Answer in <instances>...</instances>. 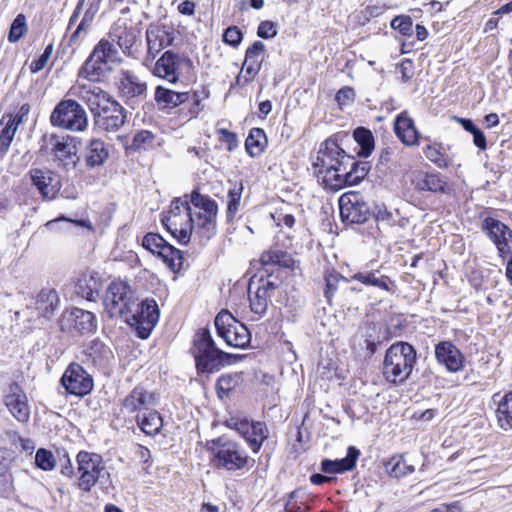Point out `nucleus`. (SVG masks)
<instances>
[{
    "instance_id": "nucleus-27",
    "label": "nucleus",
    "mask_w": 512,
    "mask_h": 512,
    "mask_svg": "<svg viewBox=\"0 0 512 512\" xmlns=\"http://www.w3.org/2000/svg\"><path fill=\"white\" fill-rule=\"evenodd\" d=\"M108 37L113 43L121 49L123 54L128 57H134V46L137 42L138 36L134 28L128 27L126 24L115 23L111 27Z\"/></svg>"
},
{
    "instance_id": "nucleus-16",
    "label": "nucleus",
    "mask_w": 512,
    "mask_h": 512,
    "mask_svg": "<svg viewBox=\"0 0 512 512\" xmlns=\"http://www.w3.org/2000/svg\"><path fill=\"white\" fill-rule=\"evenodd\" d=\"M280 286L269 278L251 279L248 286L250 310L261 318L267 312L271 298L279 291Z\"/></svg>"
},
{
    "instance_id": "nucleus-6",
    "label": "nucleus",
    "mask_w": 512,
    "mask_h": 512,
    "mask_svg": "<svg viewBox=\"0 0 512 512\" xmlns=\"http://www.w3.org/2000/svg\"><path fill=\"white\" fill-rule=\"evenodd\" d=\"M162 223L179 244L189 243L193 231V218L187 196L171 202Z\"/></svg>"
},
{
    "instance_id": "nucleus-60",
    "label": "nucleus",
    "mask_w": 512,
    "mask_h": 512,
    "mask_svg": "<svg viewBox=\"0 0 512 512\" xmlns=\"http://www.w3.org/2000/svg\"><path fill=\"white\" fill-rule=\"evenodd\" d=\"M218 132L222 136L221 140L227 144L229 151H233L238 146V139L235 133L227 129H219Z\"/></svg>"
},
{
    "instance_id": "nucleus-14",
    "label": "nucleus",
    "mask_w": 512,
    "mask_h": 512,
    "mask_svg": "<svg viewBox=\"0 0 512 512\" xmlns=\"http://www.w3.org/2000/svg\"><path fill=\"white\" fill-rule=\"evenodd\" d=\"M78 487L89 492L97 481L104 477L106 468L102 456L97 453L80 451L76 457Z\"/></svg>"
},
{
    "instance_id": "nucleus-53",
    "label": "nucleus",
    "mask_w": 512,
    "mask_h": 512,
    "mask_svg": "<svg viewBox=\"0 0 512 512\" xmlns=\"http://www.w3.org/2000/svg\"><path fill=\"white\" fill-rule=\"evenodd\" d=\"M154 142V135L148 130H142L133 137L132 148L135 150L148 149Z\"/></svg>"
},
{
    "instance_id": "nucleus-21",
    "label": "nucleus",
    "mask_w": 512,
    "mask_h": 512,
    "mask_svg": "<svg viewBox=\"0 0 512 512\" xmlns=\"http://www.w3.org/2000/svg\"><path fill=\"white\" fill-rule=\"evenodd\" d=\"M339 209L345 224H363L370 216L368 205L354 192L343 194L339 198Z\"/></svg>"
},
{
    "instance_id": "nucleus-17",
    "label": "nucleus",
    "mask_w": 512,
    "mask_h": 512,
    "mask_svg": "<svg viewBox=\"0 0 512 512\" xmlns=\"http://www.w3.org/2000/svg\"><path fill=\"white\" fill-rule=\"evenodd\" d=\"M227 426L236 430L248 443L254 453H258L263 442L269 436V430L265 423L250 421L247 418L231 417L226 422Z\"/></svg>"
},
{
    "instance_id": "nucleus-5",
    "label": "nucleus",
    "mask_w": 512,
    "mask_h": 512,
    "mask_svg": "<svg viewBox=\"0 0 512 512\" xmlns=\"http://www.w3.org/2000/svg\"><path fill=\"white\" fill-rule=\"evenodd\" d=\"M122 57L113 41L101 39L79 70V77L91 82L99 81L112 70L111 64H121Z\"/></svg>"
},
{
    "instance_id": "nucleus-19",
    "label": "nucleus",
    "mask_w": 512,
    "mask_h": 512,
    "mask_svg": "<svg viewBox=\"0 0 512 512\" xmlns=\"http://www.w3.org/2000/svg\"><path fill=\"white\" fill-rule=\"evenodd\" d=\"M142 246L160 257L171 270L176 271L181 268L182 256L180 250L170 245L161 235L147 233L142 239Z\"/></svg>"
},
{
    "instance_id": "nucleus-46",
    "label": "nucleus",
    "mask_w": 512,
    "mask_h": 512,
    "mask_svg": "<svg viewBox=\"0 0 512 512\" xmlns=\"http://www.w3.org/2000/svg\"><path fill=\"white\" fill-rule=\"evenodd\" d=\"M243 192V186L235 185L233 188H231L228 192L227 198V209H226V221L228 223H231L237 212L239 211L241 197Z\"/></svg>"
},
{
    "instance_id": "nucleus-64",
    "label": "nucleus",
    "mask_w": 512,
    "mask_h": 512,
    "mask_svg": "<svg viewBox=\"0 0 512 512\" xmlns=\"http://www.w3.org/2000/svg\"><path fill=\"white\" fill-rule=\"evenodd\" d=\"M364 345L369 356L376 352L377 344L379 343L378 338L374 337L371 333H367L364 336Z\"/></svg>"
},
{
    "instance_id": "nucleus-48",
    "label": "nucleus",
    "mask_w": 512,
    "mask_h": 512,
    "mask_svg": "<svg viewBox=\"0 0 512 512\" xmlns=\"http://www.w3.org/2000/svg\"><path fill=\"white\" fill-rule=\"evenodd\" d=\"M26 31V18L23 14H18L11 24L8 40L15 43L24 36Z\"/></svg>"
},
{
    "instance_id": "nucleus-38",
    "label": "nucleus",
    "mask_w": 512,
    "mask_h": 512,
    "mask_svg": "<svg viewBox=\"0 0 512 512\" xmlns=\"http://www.w3.org/2000/svg\"><path fill=\"white\" fill-rule=\"evenodd\" d=\"M85 354L95 366L103 367L109 361L112 352L103 342L93 340L86 348Z\"/></svg>"
},
{
    "instance_id": "nucleus-56",
    "label": "nucleus",
    "mask_w": 512,
    "mask_h": 512,
    "mask_svg": "<svg viewBox=\"0 0 512 512\" xmlns=\"http://www.w3.org/2000/svg\"><path fill=\"white\" fill-rule=\"evenodd\" d=\"M242 39L243 34L237 26H230L223 33V42L232 47H238Z\"/></svg>"
},
{
    "instance_id": "nucleus-42",
    "label": "nucleus",
    "mask_w": 512,
    "mask_h": 512,
    "mask_svg": "<svg viewBox=\"0 0 512 512\" xmlns=\"http://www.w3.org/2000/svg\"><path fill=\"white\" fill-rule=\"evenodd\" d=\"M260 261L264 266L278 265L284 268H291L294 265V259L289 253L273 249L264 252L260 257Z\"/></svg>"
},
{
    "instance_id": "nucleus-29",
    "label": "nucleus",
    "mask_w": 512,
    "mask_h": 512,
    "mask_svg": "<svg viewBox=\"0 0 512 512\" xmlns=\"http://www.w3.org/2000/svg\"><path fill=\"white\" fill-rule=\"evenodd\" d=\"M175 39L174 31L165 26L150 25L146 30L148 53L154 58Z\"/></svg>"
},
{
    "instance_id": "nucleus-52",
    "label": "nucleus",
    "mask_w": 512,
    "mask_h": 512,
    "mask_svg": "<svg viewBox=\"0 0 512 512\" xmlns=\"http://www.w3.org/2000/svg\"><path fill=\"white\" fill-rule=\"evenodd\" d=\"M262 63L258 59L245 58L241 73L244 74V83H249L259 73Z\"/></svg>"
},
{
    "instance_id": "nucleus-24",
    "label": "nucleus",
    "mask_w": 512,
    "mask_h": 512,
    "mask_svg": "<svg viewBox=\"0 0 512 512\" xmlns=\"http://www.w3.org/2000/svg\"><path fill=\"white\" fill-rule=\"evenodd\" d=\"M29 177L33 186H35L43 200H53L60 191L61 184L50 170L32 168L29 171Z\"/></svg>"
},
{
    "instance_id": "nucleus-25",
    "label": "nucleus",
    "mask_w": 512,
    "mask_h": 512,
    "mask_svg": "<svg viewBox=\"0 0 512 512\" xmlns=\"http://www.w3.org/2000/svg\"><path fill=\"white\" fill-rule=\"evenodd\" d=\"M4 404L9 412L19 422H27L30 417V409L27 396L17 383H11L7 394L4 396Z\"/></svg>"
},
{
    "instance_id": "nucleus-26",
    "label": "nucleus",
    "mask_w": 512,
    "mask_h": 512,
    "mask_svg": "<svg viewBox=\"0 0 512 512\" xmlns=\"http://www.w3.org/2000/svg\"><path fill=\"white\" fill-rule=\"evenodd\" d=\"M61 328L62 330H74L81 334L92 333L96 330V318L89 311L74 308L63 316Z\"/></svg>"
},
{
    "instance_id": "nucleus-8",
    "label": "nucleus",
    "mask_w": 512,
    "mask_h": 512,
    "mask_svg": "<svg viewBox=\"0 0 512 512\" xmlns=\"http://www.w3.org/2000/svg\"><path fill=\"white\" fill-rule=\"evenodd\" d=\"M193 353L198 372L211 374L222 368V350L216 347L208 329L197 333Z\"/></svg>"
},
{
    "instance_id": "nucleus-58",
    "label": "nucleus",
    "mask_w": 512,
    "mask_h": 512,
    "mask_svg": "<svg viewBox=\"0 0 512 512\" xmlns=\"http://www.w3.org/2000/svg\"><path fill=\"white\" fill-rule=\"evenodd\" d=\"M29 112L30 106L23 104L15 115H4L3 117H6V121L18 129L19 125L27 120Z\"/></svg>"
},
{
    "instance_id": "nucleus-54",
    "label": "nucleus",
    "mask_w": 512,
    "mask_h": 512,
    "mask_svg": "<svg viewBox=\"0 0 512 512\" xmlns=\"http://www.w3.org/2000/svg\"><path fill=\"white\" fill-rule=\"evenodd\" d=\"M387 466H391L390 474L394 477H401L414 472V467L407 465L402 457L398 459H392Z\"/></svg>"
},
{
    "instance_id": "nucleus-36",
    "label": "nucleus",
    "mask_w": 512,
    "mask_h": 512,
    "mask_svg": "<svg viewBox=\"0 0 512 512\" xmlns=\"http://www.w3.org/2000/svg\"><path fill=\"white\" fill-rule=\"evenodd\" d=\"M189 99L188 92H175L161 85L155 89L154 100L165 108H175Z\"/></svg>"
},
{
    "instance_id": "nucleus-22",
    "label": "nucleus",
    "mask_w": 512,
    "mask_h": 512,
    "mask_svg": "<svg viewBox=\"0 0 512 512\" xmlns=\"http://www.w3.org/2000/svg\"><path fill=\"white\" fill-rule=\"evenodd\" d=\"M435 358L450 373L459 372L464 367L465 357L451 341H440L436 344Z\"/></svg>"
},
{
    "instance_id": "nucleus-35",
    "label": "nucleus",
    "mask_w": 512,
    "mask_h": 512,
    "mask_svg": "<svg viewBox=\"0 0 512 512\" xmlns=\"http://www.w3.org/2000/svg\"><path fill=\"white\" fill-rule=\"evenodd\" d=\"M77 293L88 301H94L102 288V283L97 272L83 275L78 279Z\"/></svg>"
},
{
    "instance_id": "nucleus-45",
    "label": "nucleus",
    "mask_w": 512,
    "mask_h": 512,
    "mask_svg": "<svg viewBox=\"0 0 512 512\" xmlns=\"http://www.w3.org/2000/svg\"><path fill=\"white\" fill-rule=\"evenodd\" d=\"M378 272H359L351 276V280H357L364 285L374 286L382 290H389L387 276H378Z\"/></svg>"
},
{
    "instance_id": "nucleus-15",
    "label": "nucleus",
    "mask_w": 512,
    "mask_h": 512,
    "mask_svg": "<svg viewBox=\"0 0 512 512\" xmlns=\"http://www.w3.org/2000/svg\"><path fill=\"white\" fill-rule=\"evenodd\" d=\"M190 201L199 210L197 225L202 235L211 239L217 232V203L210 196L201 194L198 189L192 191Z\"/></svg>"
},
{
    "instance_id": "nucleus-12",
    "label": "nucleus",
    "mask_w": 512,
    "mask_h": 512,
    "mask_svg": "<svg viewBox=\"0 0 512 512\" xmlns=\"http://www.w3.org/2000/svg\"><path fill=\"white\" fill-rule=\"evenodd\" d=\"M193 69L190 58L169 50L156 61L152 73L170 83H176L181 76H189Z\"/></svg>"
},
{
    "instance_id": "nucleus-31",
    "label": "nucleus",
    "mask_w": 512,
    "mask_h": 512,
    "mask_svg": "<svg viewBox=\"0 0 512 512\" xmlns=\"http://www.w3.org/2000/svg\"><path fill=\"white\" fill-rule=\"evenodd\" d=\"M394 131L403 144L407 146L418 145L419 132L407 112H402L396 117Z\"/></svg>"
},
{
    "instance_id": "nucleus-50",
    "label": "nucleus",
    "mask_w": 512,
    "mask_h": 512,
    "mask_svg": "<svg viewBox=\"0 0 512 512\" xmlns=\"http://www.w3.org/2000/svg\"><path fill=\"white\" fill-rule=\"evenodd\" d=\"M391 27L399 31L404 36H410L413 33V21L410 16L399 15L392 19Z\"/></svg>"
},
{
    "instance_id": "nucleus-57",
    "label": "nucleus",
    "mask_w": 512,
    "mask_h": 512,
    "mask_svg": "<svg viewBox=\"0 0 512 512\" xmlns=\"http://www.w3.org/2000/svg\"><path fill=\"white\" fill-rule=\"evenodd\" d=\"M340 280H345V278L338 273L331 272L325 276L326 288L324 294L328 301L331 300L336 292Z\"/></svg>"
},
{
    "instance_id": "nucleus-44",
    "label": "nucleus",
    "mask_w": 512,
    "mask_h": 512,
    "mask_svg": "<svg viewBox=\"0 0 512 512\" xmlns=\"http://www.w3.org/2000/svg\"><path fill=\"white\" fill-rule=\"evenodd\" d=\"M354 140L360 149L357 154L361 157H368L374 149V138L370 130L364 127H358L353 133Z\"/></svg>"
},
{
    "instance_id": "nucleus-40",
    "label": "nucleus",
    "mask_w": 512,
    "mask_h": 512,
    "mask_svg": "<svg viewBox=\"0 0 512 512\" xmlns=\"http://www.w3.org/2000/svg\"><path fill=\"white\" fill-rule=\"evenodd\" d=\"M368 173V167L366 163H357L354 159V163L349 165V168L341 173L342 182L341 189L346 186L357 185Z\"/></svg>"
},
{
    "instance_id": "nucleus-4",
    "label": "nucleus",
    "mask_w": 512,
    "mask_h": 512,
    "mask_svg": "<svg viewBox=\"0 0 512 512\" xmlns=\"http://www.w3.org/2000/svg\"><path fill=\"white\" fill-rule=\"evenodd\" d=\"M208 450L213 456L214 467L228 472L249 469L254 462L239 443L223 437L212 440Z\"/></svg>"
},
{
    "instance_id": "nucleus-30",
    "label": "nucleus",
    "mask_w": 512,
    "mask_h": 512,
    "mask_svg": "<svg viewBox=\"0 0 512 512\" xmlns=\"http://www.w3.org/2000/svg\"><path fill=\"white\" fill-rule=\"evenodd\" d=\"M411 183L420 192L447 193L449 190L447 182L438 173L416 171L412 175Z\"/></svg>"
},
{
    "instance_id": "nucleus-34",
    "label": "nucleus",
    "mask_w": 512,
    "mask_h": 512,
    "mask_svg": "<svg viewBox=\"0 0 512 512\" xmlns=\"http://www.w3.org/2000/svg\"><path fill=\"white\" fill-rule=\"evenodd\" d=\"M59 296L55 289L44 288L36 297V309L40 316L50 318L59 307Z\"/></svg>"
},
{
    "instance_id": "nucleus-13",
    "label": "nucleus",
    "mask_w": 512,
    "mask_h": 512,
    "mask_svg": "<svg viewBox=\"0 0 512 512\" xmlns=\"http://www.w3.org/2000/svg\"><path fill=\"white\" fill-rule=\"evenodd\" d=\"M134 300L133 291L125 281H114L106 290L105 311L110 318L125 317L133 311Z\"/></svg>"
},
{
    "instance_id": "nucleus-55",
    "label": "nucleus",
    "mask_w": 512,
    "mask_h": 512,
    "mask_svg": "<svg viewBox=\"0 0 512 512\" xmlns=\"http://www.w3.org/2000/svg\"><path fill=\"white\" fill-rule=\"evenodd\" d=\"M53 53V44H48L43 53L39 56L38 59L33 60L30 63V71L32 73H37L41 71L48 63V60L50 59L51 55Z\"/></svg>"
},
{
    "instance_id": "nucleus-63",
    "label": "nucleus",
    "mask_w": 512,
    "mask_h": 512,
    "mask_svg": "<svg viewBox=\"0 0 512 512\" xmlns=\"http://www.w3.org/2000/svg\"><path fill=\"white\" fill-rule=\"evenodd\" d=\"M265 45L261 41H255L245 53V58L258 59L259 56L264 52Z\"/></svg>"
},
{
    "instance_id": "nucleus-37",
    "label": "nucleus",
    "mask_w": 512,
    "mask_h": 512,
    "mask_svg": "<svg viewBox=\"0 0 512 512\" xmlns=\"http://www.w3.org/2000/svg\"><path fill=\"white\" fill-rule=\"evenodd\" d=\"M136 421L139 428L149 436L158 434L163 426L161 415L152 408L142 414H137Z\"/></svg>"
},
{
    "instance_id": "nucleus-9",
    "label": "nucleus",
    "mask_w": 512,
    "mask_h": 512,
    "mask_svg": "<svg viewBox=\"0 0 512 512\" xmlns=\"http://www.w3.org/2000/svg\"><path fill=\"white\" fill-rule=\"evenodd\" d=\"M214 325L218 336L222 338L227 345L244 349L250 344V331L228 310L223 309L216 315Z\"/></svg>"
},
{
    "instance_id": "nucleus-49",
    "label": "nucleus",
    "mask_w": 512,
    "mask_h": 512,
    "mask_svg": "<svg viewBox=\"0 0 512 512\" xmlns=\"http://www.w3.org/2000/svg\"><path fill=\"white\" fill-rule=\"evenodd\" d=\"M239 376L237 374H225L218 378L216 388L220 396H227L237 385Z\"/></svg>"
},
{
    "instance_id": "nucleus-7",
    "label": "nucleus",
    "mask_w": 512,
    "mask_h": 512,
    "mask_svg": "<svg viewBox=\"0 0 512 512\" xmlns=\"http://www.w3.org/2000/svg\"><path fill=\"white\" fill-rule=\"evenodd\" d=\"M40 152L51 155L66 171L74 169L79 162L77 147L71 136L45 134L41 139Z\"/></svg>"
},
{
    "instance_id": "nucleus-1",
    "label": "nucleus",
    "mask_w": 512,
    "mask_h": 512,
    "mask_svg": "<svg viewBox=\"0 0 512 512\" xmlns=\"http://www.w3.org/2000/svg\"><path fill=\"white\" fill-rule=\"evenodd\" d=\"M72 94L85 102L94 115L95 124L107 131H118L125 123L126 111L106 91L94 83L77 84Z\"/></svg>"
},
{
    "instance_id": "nucleus-59",
    "label": "nucleus",
    "mask_w": 512,
    "mask_h": 512,
    "mask_svg": "<svg viewBox=\"0 0 512 512\" xmlns=\"http://www.w3.org/2000/svg\"><path fill=\"white\" fill-rule=\"evenodd\" d=\"M277 34L276 25L271 21H262L257 30V35L264 39H270Z\"/></svg>"
},
{
    "instance_id": "nucleus-3",
    "label": "nucleus",
    "mask_w": 512,
    "mask_h": 512,
    "mask_svg": "<svg viewBox=\"0 0 512 512\" xmlns=\"http://www.w3.org/2000/svg\"><path fill=\"white\" fill-rule=\"evenodd\" d=\"M416 361L417 353L410 343L396 342L386 350L383 376L390 383H404L410 377Z\"/></svg>"
},
{
    "instance_id": "nucleus-2",
    "label": "nucleus",
    "mask_w": 512,
    "mask_h": 512,
    "mask_svg": "<svg viewBox=\"0 0 512 512\" xmlns=\"http://www.w3.org/2000/svg\"><path fill=\"white\" fill-rule=\"evenodd\" d=\"M353 163L354 157L345 152L335 137L321 143L312 165L315 169V175L324 187L332 191H338L344 183L341 179V173Z\"/></svg>"
},
{
    "instance_id": "nucleus-11",
    "label": "nucleus",
    "mask_w": 512,
    "mask_h": 512,
    "mask_svg": "<svg viewBox=\"0 0 512 512\" xmlns=\"http://www.w3.org/2000/svg\"><path fill=\"white\" fill-rule=\"evenodd\" d=\"M159 308L154 299L146 298L141 303L134 300L133 311L127 312L125 321L135 327L137 335L146 339L159 320Z\"/></svg>"
},
{
    "instance_id": "nucleus-39",
    "label": "nucleus",
    "mask_w": 512,
    "mask_h": 512,
    "mask_svg": "<svg viewBox=\"0 0 512 512\" xmlns=\"http://www.w3.org/2000/svg\"><path fill=\"white\" fill-rule=\"evenodd\" d=\"M498 425L504 430L512 429V391L505 394L496 409Z\"/></svg>"
},
{
    "instance_id": "nucleus-23",
    "label": "nucleus",
    "mask_w": 512,
    "mask_h": 512,
    "mask_svg": "<svg viewBox=\"0 0 512 512\" xmlns=\"http://www.w3.org/2000/svg\"><path fill=\"white\" fill-rule=\"evenodd\" d=\"M482 229L487 232L501 256L509 252L510 243H512V230L507 225L495 218L487 217L482 222Z\"/></svg>"
},
{
    "instance_id": "nucleus-28",
    "label": "nucleus",
    "mask_w": 512,
    "mask_h": 512,
    "mask_svg": "<svg viewBox=\"0 0 512 512\" xmlns=\"http://www.w3.org/2000/svg\"><path fill=\"white\" fill-rule=\"evenodd\" d=\"M156 403L153 393L141 386H136L122 401V407L128 413L142 414Z\"/></svg>"
},
{
    "instance_id": "nucleus-18",
    "label": "nucleus",
    "mask_w": 512,
    "mask_h": 512,
    "mask_svg": "<svg viewBox=\"0 0 512 512\" xmlns=\"http://www.w3.org/2000/svg\"><path fill=\"white\" fill-rule=\"evenodd\" d=\"M60 382L68 394L78 397L88 395L94 387L92 376L75 362L68 365Z\"/></svg>"
},
{
    "instance_id": "nucleus-61",
    "label": "nucleus",
    "mask_w": 512,
    "mask_h": 512,
    "mask_svg": "<svg viewBox=\"0 0 512 512\" xmlns=\"http://www.w3.org/2000/svg\"><path fill=\"white\" fill-rule=\"evenodd\" d=\"M92 21V16L88 13H85L82 20L78 24L76 30L71 35V42H75V40L80 37L81 33H86L90 27V23Z\"/></svg>"
},
{
    "instance_id": "nucleus-47",
    "label": "nucleus",
    "mask_w": 512,
    "mask_h": 512,
    "mask_svg": "<svg viewBox=\"0 0 512 512\" xmlns=\"http://www.w3.org/2000/svg\"><path fill=\"white\" fill-rule=\"evenodd\" d=\"M0 121H4L0 128V149L1 157H4L14 139L17 128L6 121V117H2Z\"/></svg>"
},
{
    "instance_id": "nucleus-41",
    "label": "nucleus",
    "mask_w": 512,
    "mask_h": 512,
    "mask_svg": "<svg viewBox=\"0 0 512 512\" xmlns=\"http://www.w3.org/2000/svg\"><path fill=\"white\" fill-rule=\"evenodd\" d=\"M423 153L438 168H447L451 164L450 157L446 153L444 146L440 143L428 144L423 149Z\"/></svg>"
},
{
    "instance_id": "nucleus-43",
    "label": "nucleus",
    "mask_w": 512,
    "mask_h": 512,
    "mask_svg": "<svg viewBox=\"0 0 512 512\" xmlns=\"http://www.w3.org/2000/svg\"><path fill=\"white\" fill-rule=\"evenodd\" d=\"M267 142L264 131L260 128H252L245 141V148L252 157L260 155Z\"/></svg>"
},
{
    "instance_id": "nucleus-51",
    "label": "nucleus",
    "mask_w": 512,
    "mask_h": 512,
    "mask_svg": "<svg viewBox=\"0 0 512 512\" xmlns=\"http://www.w3.org/2000/svg\"><path fill=\"white\" fill-rule=\"evenodd\" d=\"M35 463L40 469L50 471L55 467L56 461L51 451L41 448L36 452Z\"/></svg>"
},
{
    "instance_id": "nucleus-33",
    "label": "nucleus",
    "mask_w": 512,
    "mask_h": 512,
    "mask_svg": "<svg viewBox=\"0 0 512 512\" xmlns=\"http://www.w3.org/2000/svg\"><path fill=\"white\" fill-rule=\"evenodd\" d=\"M109 156L105 142L98 138L91 139L85 148V163L88 167L94 168L104 164Z\"/></svg>"
},
{
    "instance_id": "nucleus-10",
    "label": "nucleus",
    "mask_w": 512,
    "mask_h": 512,
    "mask_svg": "<svg viewBox=\"0 0 512 512\" xmlns=\"http://www.w3.org/2000/svg\"><path fill=\"white\" fill-rule=\"evenodd\" d=\"M53 126L73 132L84 131L88 126V118L84 108L75 100H62L50 116Z\"/></svg>"
},
{
    "instance_id": "nucleus-20",
    "label": "nucleus",
    "mask_w": 512,
    "mask_h": 512,
    "mask_svg": "<svg viewBox=\"0 0 512 512\" xmlns=\"http://www.w3.org/2000/svg\"><path fill=\"white\" fill-rule=\"evenodd\" d=\"M117 89L119 96L131 107L147 96V83L129 70L119 72Z\"/></svg>"
},
{
    "instance_id": "nucleus-32",
    "label": "nucleus",
    "mask_w": 512,
    "mask_h": 512,
    "mask_svg": "<svg viewBox=\"0 0 512 512\" xmlns=\"http://www.w3.org/2000/svg\"><path fill=\"white\" fill-rule=\"evenodd\" d=\"M360 455V451L354 446H349L346 457L337 460L325 459L321 463V469L328 474L343 473L352 470Z\"/></svg>"
},
{
    "instance_id": "nucleus-62",
    "label": "nucleus",
    "mask_w": 512,
    "mask_h": 512,
    "mask_svg": "<svg viewBox=\"0 0 512 512\" xmlns=\"http://www.w3.org/2000/svg\"><path fill=\"white\" fill-rule=\"evenodd\" d=\"M354 95L355 93L352 88L344 87L337 92L336 101L339 105H346L353 101Z\"/></svg>"
}]
</instances>
